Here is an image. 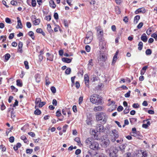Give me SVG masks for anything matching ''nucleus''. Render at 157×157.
<instances>
[{
    "label": "nucleus",
    "instance_id": "nucleus-1",
    "mask_svg": "<svg viewBox=\"0 0 157 157\" xmlns=\"http://www.w3.org/2000/svg\"><path fill=\"white\" fill-rule=\"evenodd\" d=\"M86 145L92 150H98L100 149L99 144L98 142L93 138H87L85 141Z\"/></svg>",
    "mask_w": 157,
    "mask_h": 157
},
{
    "label": "nucleus",
    "instance_id": "nucleus-2",
    "mask_svg": "<svg viewBox=\"0 0 157 157\" xmlns=\"http://www.w3.org/2000/svg\"><path fill=\"white\" fill-rule=\"evenodd\" d=\"M90 99L91 103L96 105H101L102 103L101 98L98 94H94L91 95Z\"/></svg>",
    "mask_w": 157,
    "mask_h": 157
},
{
    "label": "nucleus",
    "instance_id": "nucleus-3",
    "mask_svg": "<svg viewBox=\"0 0 157 157\" xmlns=\"http://www.w3.org/2000/svg\"><path fill=\"white\" fill-rule=\"evenodd\" d=\"M96 118L97 121H100L101 122L105 124L107 121L108 116L104 113H98L96 114Z\"/></svg>",
    "mask_w": 157,
    "mask_h": 157
},
{
    "label": "nucleus",
    "instance_id": "nucleus-4",
    "mask_svg": "<svg viewBox=\"0 0 157 157\" xmlns=\"http://www.w3.org/2000/svg\"><path fill=\"white\" fill-rule=\"evenodd\" d=\"M109 134L111 137V140L112 142H115L119 136L118 132L116 129H113L110 131Z\"/></svg>",
    "mask_w": 157,
    "mask_h": 157
},
{
    "label": "nucleus",
    "instance_id": "nucleus-5",
    "mask_svg": "<svg viewBox=\"0 0 157 157\" xmlns=\"http://www.w3.org/2000/svg\"><path fill=\"white\" fill-rule=\"evenodd\" d=\"M147 154L146 151L142 152V151H136L132 157H147Z\"/></svg>",
    "mask_w": 157,
    "mask_h": 157
},
{
    "label": "nucleus",
    "instance_id": "nucleus-6",
    "mask_svg": "<svg viewBox=\"0 0 157 157\" xmlns=\"http://www.w3.org/2000/svg\"><path fill=\"white\" fill-rule=\"evenodd\" d=\"M102 140V146L104 147H106L109 145L110 141L106 135L104 136Z\"/></svg>",
    "mask_w": 157,
    "mask_h": 157
},
{
    "label": "nucleus",
    "instance_id": "nucleus-7",
    "mask_svg": "<svg viewBox=\"0 0 157 157\" xmlns=\"http://www.w3.org/2000/svg\"><path fill=\"white\" fill-rule=\"evenodd\" d=\"M109 151L110 152L117 154L118 150L116 147H111L109 149H107L105 150V151L107 152Z\"/></svg>",
    "mask_w": 157,
    "mask_h": 157
},
{
    "label": "nucleus",
    "instance_id": "nucleus-8",
    "mask_svg": "<svg viewBox=\"0 0 157 157\" xmlns=\"http://www.w3.org/2000/svg\"><path fill=\"white\" fill-rule=\"evenodd\" d=\"M96 129L97 132H103L105 131L104 126L101 124H99L97 125L96 126Z\"/></svg>",
    "mask_w": 157,
    "mask_h": 157
},
{
    "label": "nucleus",
    "instance_id": "nucleus-9",
    "mask_svg": "<svg viewBox=\"0 0 157 157\" xmlns=\"http://www.w3.org/2000/svg\"><path fill=\"white\" fill-rule=\"evenodd\" d=\"M131 135L139 139H141L142 137V136L140 134V132L138 131L137 132H134L131 133Z\"/></svg>",
    "mask_w": 157,
    "mask_h": 157
},
{
    "label": "nucleus",
    "instance_id": "nucleus-10",
    "mask_svg": "<svg viewBox=\"0 0 157 157\" xmlns=\"http://www.w3.org/2000/svg\"><path fill=\"white\" fill-rule=\"evenodd\" d=\"M103 31H99L97 30V37L98 39L104 38L103 36Z\"/></svg>",
    "mask_w": 157,
    "mask_h": 157
},
{
    "label": "nucleus",
    "instance_id": "nucleus-11",
    "mask_svg": "<svg viewBox=\"0 0 157 157\" xmlns=\"http://www.w3.org/2000/svg\"><path fill=\"white\" fill-rule=\"evenodd\" d=\"M99 40V45L101 49L104 48V46L105 45V42H104V38L98 39Z\"/></svg>",
    "mask_w": 157,
    "mask_h": 157
},
{
    "label": "nucleus",
    "instance_id": "nucleus-12",
    "mask_svg": "<svg viewBox=\"0 0 157 157\" xmlns=\"http://www.w3.org/2000/svg\"><path fill=\"white\" fill-rule=\"evenodd\" d=\"M106 59V57L103 54H101L99 55V58L98 59V61H102L103 62H104L105 61Z\"/></svg>",
    "mask_w": 157,
    "mask_h": 157
},
{
    "label": "nucleus",
    "instance_id": "nucleus-13",
    "mask_svg": "<svg viewBox=\"0 0 157 157\" xmlns=\"http://www.w3.org/2000/svg\"><path fill=\"white\" fill-rule=\"evenodd\" d=\"M103 109V107L101 105L95 106L93 109L94 111L95 112L101 111Z\"/></svg>",
    "mask_w": 157,
    "mask_h": 157
},
{
    "label": "nucleus",
    "instance_id": "nucleus-14",
    "mask_svg": "<svg viewBox=\"0 0 157 157\" xmlns=\"http://www.w3.org/2000/svg\"><path fill=\"white\" fill-rule=\"evenodd\" d=\"M145 11V10L144 8H140L135 11V13L137 14L140 13H144Z\"/></svg>",
    "mask_w": 157,
    "mask_h": 157
},
{
    "label": "nucleus",
    "instance_id": "nucleus-15",
    "mask_svg": "<svg viewBox=\"0 0 157 157\" xmlns=\"http://www.w3.org/2000/svg\"><path fill=\"white\" fill-rule=\"evenodd\" d=\"M84 81L86 86H87L89 83V77L87 74H85L84 76Z\"/></svg>",
    "mask_w": 157,
    "mask_h": 157
},
{
    "label": "nucleus",
    "instance_id": "nucleus-16",
    "mask_svg": "<svg viewBox=\"0 0 157 157\" xmlns=\"http://www.w3.org/2000/svg\"><path fill=\"white\" fill-rule=\"evenodd\" d=\"M17 25L16 28H22L23 27V26L22 24L21 20H20L19 18L18 17H17Z\"/></svg>",
    "mask_w": 157,
    "mask_h": 157
},
{
    "label": "nucleus",
    "instance_id": "nucleus-17",
    "mask_svg": "<svg viewBox=\"0 0 157 157\" xmlns=\"http://www.w3.org/2000/svg\"><path fill=\"white\" fill-rule=\"evenodd\" d=\"M93 37H86L84 40V42L85 44L90 43L92 41Z\"/></svg>",
    "mask_w": 157,
    "mask_h": 157
},
{
    "label": "nucleus",
    "instance_id": "nucleus-18",
    "mask_svg": "<svg viewBox=\"0 0 157 157\" xmlns=\"http://www.w3.org/2000/svg\"><path fill=\"white\" fill-rule=\"evenodd\" d=\"M126 146V144H122L121 146L119 147L122 153L124 152V150Z\"/></svg>",
    "mask_w": 157,
    "mask_h": 157
},
{
    "label": "nucleus",
    "instance_id": "nucleus-19",
    "mask_svg": "<svg viewBox=\"0 0 157 157\" xmlns=\"http://www.w3.org/2000/svg\"><path fill=\"white\" fill-rule=\"evenodd\" d=\"M141 40L144 42H146L147 40V36L145 33H144L141 36Z\"/></svg>",
    "mask_w": 157,
    "mask_h": 157
},
{
    "label": "nucleus",
    "instance_id": "nucleus-20",
    "mask_svg": "<svg viewBox=\"0 0 157 157\" xmlns=\"http://www.w3.org/2000/svg\"><path fill=\"white\" fill-rule=\"evenodd\" d=\"M88 153L90 155L91 157H94L97 154V153L96 152H93L90 151H88Z\"/></svg>",
    "mask_w": 157,
    "mask_h": 157
},
{
    "label": "nucleus",
    "instance_id": "nucleus-21",
    "mask_svg": "<svg viewBox=\"0 0 157 157\" xmlns=\"http://www.w3.org/2000/svg\"><path fill=\"white\" fill-rule=\"evenodd\" d=\"M23 46V43L21 42H19L18 43V50L19 51V52L22 53V48Z\"/></svg>",
    "mask_w": 157,
    "mask_h": 157
},
{
    "label": "nucleus",
    "instance_id": "nucleus-22",
    "mask_svg": "<svg viewBox=\"0 0 157 157\" xmlns=\"http://www.w3.org/2000/svg\"><path fill=\"white\" fill-rule=\"evenodd\" d=\"M140 17L139 15H136L134 18V23L135 24H137L139 20L140 19Z\"/></svg>",
    "mask_w": 157,
    "mask_h": 157
},
{
    "label": "nucleus",
    "instance_id": "nucleus-23",
    "mask_svg": "<svg viewBox=\"0 0 157 157\" xmlns=\"http://www.w3.org/2000/svg\"><path fill=\"white\" fill-rule=\"evenodd\" d=\"M50 6L53 8H55L56 7V5L54 1L53 0H51L49 2Z\"/></svg>",
    "mask_w": 157,
    "mask_h": 157
},
{
    "label": "nucleus",
    "instance_id": "nucleus-24",
    "mask_svg": "<svg viewBox=\"0 0 157 157\" xmlns=\"http://www.w3.org/2000/svg\"><path fill=\"white\" fill-rule=\"evenodd\" d=\"M147 68V66H145L143 67L141 70L140 74L141 75H143L145 72V71Z\"/></svg>",
    "mask_w": 157,
    "mask_h": 157
},
{
    "label": "nucleus",
    "instance_id": "nucleus-25",
    "mask_svg": "<svg viewBox=\"0 0 157 157\" xmlns=\"http://www.w3.org/2000/svg\"><path fill=\"white\" fill-rule=\"evenodd\" d=\"M35 20L33 21L34 23V24L35 25H38L40 22V20L39 19H36V18H35Z\"/></svg>",
    "mask_w": 157,
    "mask_h": 157
},
{
    "label": "nucleus",
    "instance_id": "nucleus-26",
    "mask_svg": "<svg viewBox=\"0 0 157 157\" xmlns=\"http://www.w3.org/2000/svg\"><path fill=\"white\" fill-rule=\"evenodd\" d=\"M16 82H17V86H18L20 87L22 86V83L20 80H19V79L17 80L16 81Z\"/></svg>",
    "mask_w": 157,
    "mask_h": 157
},
{
    "label": "nucleus",
    "instance_id": "nucleus-27",
    "mask_svg": "<svg viewBox=\"0 0 157 157\" xmlns=\"http://www.w3.org/2000/svg\"><path fill=\"white\" fill-rule=\"evenodd\" d=\"M138 49L139 50H142L143 46V43L142 42H140L138 45Z\"/></svg>",
    "mask_w": 157,
    "mask_h": 157
},
{
    "label": "nucleus",
    "instance_id": "nucleus-28",
    "mask_svg": "<svg viewBox=\"0 0 157 157\" xmlns=\"http://www.w3.org/2000/svg\"><path fill=\"white\" fill-rule=\"evenodd\" d=\"M41 101V99L40 98H36V99L35 102V104H36V105L35 106V109L36 108V105L37 104H38L39 103H40V102Z\"/></svg>",
    "mask_w": 157,
    "mask_h": 157
},
{
    "label": "nucleus",
    "instance_id": "nucleus-29",
    "mask_svg": "<svg viewBox=\"0 0 157 157\" xmlns=\"http://www.w3.org/2000/svg\"><path fill=\"white\" fill-rule=\"evenodd\" d=\"M115 102L113 101H111L110 102H109V103L108 104V106H114L115 108V107L116 105H115Z\"/></svg>",
    "mask_w": 157,
    "mask_h": 157
},
{
    "label": "nucleus",
    "instance_id": "nucleus-30",
    "mask_svg": "<svg viewBox=\"0 0 157 157\" xmlns=\"http://www.w3.org/2000/svg\"><path fill=\"white\" fill-rule=\"evenodd\" d=\"M47 26L48 30L50 33L53 32V30L51 29V27L50 24H48Z\"/></svg>",
    "mask_w": 157,
    "mask_h": 157
},
{
    "label": "nucleus",
    "instance_id": "nucleus-31",
    "mask_svg": "<svg viewBox=\"0 0 157 157\" xmlns=\"http://www.w3.org/2000/svg\"><path fill=\"white\" fill-rule=\"evenodd\" d=\"M45 84L46 86L48 85L50 83L49 80V78L48 76H46L45 78Z\"/></svg>",
    "mask_w": 157,
    "mask_h": 157
},
{
    "label": "nucleus",
    "instance_id": "nucleus-32",
    "mask_svg": "<svg viewBox=\"0 0 157 157\" xmlns=\"http://www.w3.org/2000/svg\"><path fill=\"white\" fill-rule=\"evenodd\" d=\"M76 78V76H74L71 78V81L72 83L71 84V86H73L75 85V79Z\"/></svg>",
    "mask_w": 157,
    "mask_h": 157
},
{
    "label": "nucleus",
    "instance_id": "nucleus-33",
    "mask_svg": "<svg viewBox=\"0 0 157 157\" xmlns=\"http://www.w3.org/2000/svg\"><path fill=\"white\" fill-rule=\"evenodd\" d=\"M41 113V111L39 109H36L34 112V114L36 115H39Z\"/></svg>",
    "mask_w": 157,
    "mask_h": 157
},
{
    "label": "nucleus",
    "instance_id": "nucleus-34",
    "mask_svg": "<svg viewBox=\"0 0 157 157\" xmlns=\"http://www.w3.org/2000/svg\"><path fill=\"white\" fill-rule=\"evenodd\" d=\"M0 149H2V151H5L6 150V148L4 145L2 144L0 145Z\"/></svg>",
    "mask_w": 157,
    "mask_h": 157
},
{
    "label": "nucleus",
    "instance_id": "nucleus-35",
    "mask_svg": "<svg viewBox=\"0 0 157 157\" xmlns=\"http://www.w3.org/2000/svg\"><path fill=\"white\" fill-rule=\"evenodd\" d=\"M109 155L110 157H117V154L109 152Z\"/></svg>",
    "mask_w": 157,
    "mask_h": 157
},
{
    "label": "nucleus",
    "instance_id": "nucleus-36",
    "mask_svg": "<svg viewBox=\"0 0 157 157\" xmlns=\"http://www.w3.org/2000/svg\"><path fill=\"white\" fill-rule=\"evenodd\" d=\"M29 35L31 37L32 39L33 40L34 39V33L32 31H30L28 33Z\"/></svg>",
    "mask_w": 157,
    "mask_h": 157
},
{
    "label": "nucleus",
    "instance_id": "nucleus-37",
    "mask_svg": "<svg viewBox=\"0 0 157 157\" xmlns=\"http://www.w3.org/2000/svg\"><path fill=\"white\" fill-rule=\"evenodd\" d=\"M145 52L146 55H150L152 53V52L150 49H148Z\"/></svg>",
    "mask_w": 157,
    "mask_h": 157
},
{
    "label": "nucleus",
    "instance_id": "nucleus-38",
    "mask_svg": "<svg viewBox=\"0 0 157 157\" xmlns=\"http://www.w3.org/2000/svg\"><path fill=\"white\" fill-rule=\"evenodd\" d=\"M115 11L117 14H120L121 13L120 9L118 7H116L115 8Z\"/></svg>",
    "mask_w": 157,
    "mask_h": 157
},
{
    "label": "nucleus",
    "instance_id": "nucleus-39",
    "mask_svg": "<svg viewBox=\"0 0 157 157\" xmlns=\"http://www.w3.org/2000/svg\"><path fill=\"white\" fill-rule=\"evenodd\" d=\"M5 59L6 60H8L10 57V55L9 53H7L5 55Z\"/></svg>",
    "mask_w": 157,
    "mask_h": 157
},
{
    "label": "nucleus",
    "instance_id": "nucleus-40",
    "mask_svg": "<svg viewBox=\"0 0 157 157\" xmlns=\"http://www.w3.org/2000/svg\"><path fill=\"white\" fill-rule=\"evenodd\" d=\"M92 121V118H88L87 120L86 121V123L90 125L91 124V122Z\"/></svg>",
    "mask_w": 157,
    "mask_h": 157
},
{
    "label": "nucleus",
    "instance_id": "nucleus-41",
    "mask_svg": "<svg viewBox=\"0 0 157 157\" xmlns=\"http://www.w3.org/2000/svg\"><path fill=\"white\" fill-rule=\"evenodd\" d=\"M92 34L93 33L89 31L87 33V34L86 37H93Z\"/></svg>",
    "mask_w": 157,
    "mask_h": 157
},
{
    "label": "nucleus",
    "instance_id": "nucleus-42",
    "mask_svg": "<svg viewBox=\"0 0 157 157\" xmlns=\"http://www.w3.org/2000/svg\"><path fill=\"white\" fill-rule=\"evenodd\" d=\"M35 77L36 78V81L39 83L40 81V78L39 77V75H37L35 76Z\"/></svg>",
    "mask_w": 157,
    "mask_h": 157
},
{
    "label": "nucleus",
    "instance_id": "nucleus-43",
    "mask_svg": "<svg viewBox=\"0 0 157 157\" xmlns=\"http://www.w3.org/2000/svg\"><path fill=\"white\" fill-rule=\"evenodd\" d=\"M89 67L91 68L93 66L92 59H91L90 60L88 65Z\"/></svg>",
    "mask_w": 157,
    "mask_h": 157
},
{
    "label": "nucleus",
    "instance_id": "nucleus-44",
    "mask_svg": "<svg viewBox=\"0 0 157 157\" xmlns=\"http://www.w3.org/2000/svg\"><path fill=\"white\" fill-rule=\"evenodd\" d=\"M51 90L53 93H55L56 92V90L55 87L52 86L51 87Z\"/></svg>",
    "mask_w": 157,
    "mask_h": 157
},
{
    "label": "nucleus",
    "instance_id": "nucleus-45",
    "mask_svg": "<svg viewBox=\"0 0 157 157\" xmlns=\"http://www.w3.org/2000/svg\"><path fill=\"white\" fill-rule=\"evenodd\" d=\"M62 60L64 62L69 63V59L68 58H62Z\"/></svg>",
    "mask_w": 157,
    "mask_h": 157
},
{
    "label": "nucleus",
    "instance_id": "nucleus-46",
    "mask_svg": "<svg viewBox=\"0 0 157 157\" xmlns=\"http://www.w3.org/2000/svg\"><path fill=\"white\" fill-rule=\"evenodd\" d=\"M66 110H67V109H63V110H62V113L64 115H66V112L68 114H69V111H68L67 110L66 111Z\"/></svg>",
    "mask_w": 157,
    "mask_h": 157
},
{
    "label": "nucleus",
    "instance_id": "nucleus-47",
    "mask_svg": "<svg viewBox=\"0 0 157 157\" xmlns=\"http://www.w3.org/2000/svg\"><path fill=\"white\" fill-rule=\"evenodd\" d=\"M24 64L25 66V67L27 69H28L29 68V67L28 65V63L27 61H25L24 62Z\"/></svg>",
    "mask_w": 157,
    "mask_h": 157
},
{
    "label": "nucleus",
    "instance_id": "nucleus-48",
    "mask_svg": "<svg viewBox=\"0 0 157 157\" xmlns=\"http://www.w3.org/2000/svg\"><path fill=\"white\" fill-rule=\"evenodd\" d=\"M83 97L82 96L80 97L79 98L78 100V104L79 105H81L83 101Z\"/></svg>",
    "mask_w": 157,
    "mask_h": 157
},
{
    "label": "nucleus",
    "instance_id": "nucleus-49",
    "mask_svg": "<svg viewBox=\"0 0 157 157\" xmlns=\"http://www.w3.org/2000/svg\"><path fill=\"white\" fill-rule=\"evenodd\" d=\"M32 5L33 7H35L36 5V2L35 0H32Z\"/></svg>",
    "mask_w": 157,
    "mask_h": 157
},
{
    "label": "nucleus",
    "instance_id": "nucleus-50",
    "mask_svg": "<svg viewBox=\"0 0 157 157\" xmlns=\"http://www.w3.org/2000/svg\"><path fill=\"white\" fill-rule=\"evenodd\" d=\"M33 151L32 149H27L26 150V152L27 154H31Z\"/></svg>",
    "mask_w": 157,
    "mask_h": 157
},
{
    "label": "nucleus",
    "instance_id": "nucleus-51",
    "mask_svg": "<svg viewBox=\"0 0 157 157\" xmlns=\"http://www.w3.org/2000/svg\"><path fill=\"white\" fill-rule=\"evenodd\" d=\"M117 56H114L113 59V60L112 63V64L113 65L115 63V62H116V61L117 60Z\"/></svg>",
    "mask_w": 157,
    "mask_h": 157
},
{
    "label": "nucleus",
    "instance_id": "nucleus-52",
    "mask_svg": "<svg viewBox=\"0 0 157 157\" xmlns=\"http://www.w3.org/2000/svg\"><path fill=\"white\" fill-rule=\"evenodd\" d=\"M143 25V22H141L137 26V28L139 29H140L141 28Z\"/></svg>",
    "mask_w": 157,
    "mask_h": 157
},
{
    "label": "nucleus",
    "instance_id": "nucleus-53",
    "mask_svg": "<svg viewBox=\"0 0 157 157\" xmlns=\"http://www.w3.org/2000/svg\"><path fill=\"white\" fill-rule=\"evenodd\" d=\"M45 104V102H40L39 103V106L40 107H42Z\"/></svg>",
    "mask_w": 157,
    "mask_h": 157
},
{
    "label": "nucleus",
    "instance_id": "nucleus-54",
    "mask_svg": "<svg viewBox=\"0 0 157 157\" xmlns=\"http://www.w3.org/2000/svg\"><path fill=\"white\" fill-rule=\"evenodd\" d=\"M56 116L57 117H59L61 116V113L60 111L58 110L57 111L56 113Z\"/></svg>",
    "mask_w": 157,
    "mask_h": 157
},
{
    "label": "nucleus",
    "instance_id": "nucleus-55",
    "mask_svg": "<svg viewBox=\"0 0 157 157\" xmlns=\"http://www.w3.org/2000/svg\"><path fill=\"white\" fill-rule=\"evenodd\" d=\"M85 49L86 50V51L87 52H89L90 51V46L89 45H86L85 47Z\"/></svg>",
    "mask_w": 157,
    "mask_h": 157
},
{
    "label": "nucleus",
    "instance_id": "nucleus-56",
    "mask_svg": "<svg viewBox=\"0 0 157 157\" xmlns=\"http://www.w3.org/2000/svg\"><path fill=\"white\" fill-rule=\"evenodd\" d=\"M11 4L13 5L16 6L17 4V2L16 1L12 0L10 2Z\"/></svg>",
    "mask_w": 157,
    "mask_h": 157
},
{
    "label": "nucleus",
    "instance_id": "nucleus-57",
    "mask_svg": "<svg viewBox=\"0 0 157 157\" xmlns=\"http://www.w3.org/2000/svg\"><path fill=\"white\" fill-rule=\"evenodd\" d=\"M6 22L8 24L11 23V20L9 18L6 17L5 19Z\"/></svg>",
    "mask_w": 157,
    "mask_h": 157
},
{
    "label": "nucleus",
    "instance_id": "nucleus-58",
    "mask_svg": "<svg viewBox=\"0 0 157 157\" xmlns=\"http://www.w3.org/2000/svg\"><path fill=\"white\" fill-rule=\"evenodd\" d=\"M123 109V107L121 106H118V108L117 109V110L119 112H121L122 111Z\"/></svg>",
    "mask_w": 157,
    "mask_h": 157
},
{
    "label": "nucleus",
    "instance_id": "nucleus-59",
    "mask_svg": "<svg viewBox=\"0 0 157 157\" xmlns=\"http://www.w3.org/2000/svg\"><path fill=\"white\" fill-rule=\"evenodd\" d=\"M130 91H129L126 94H125L124 96L126 98H128L130 96Z\"/></svg>",
    "mask_w": 157,
    "mask_h": 157
},
{
    "label": "nucleus",
    "instance_id": "nucleus-60",
    "mask_svg": "<svg viewBox=\"0 0 157 157\" xmlns=\"http://www.w3.org/2000/svg\"><path fill=\"white\" fill-rule=\"evenodd\" d=\"M75 87L77 89H78V88H79L80 86V85L79 82L78 81H77L76 82L75 84Z\"/></svg>",
    "mask_w": 157,
    "mask_h": 157
},
{
    "label": "nucleus",
    "instance_id": "nucleus-61",
    "mask_svg": "<svg viewBox=\"0 0 157 157\" xmlns=\"http://www.w3.org/2000/svg\"><path fill=\"white\" fill-rule=\"evenodd\" d=\"M63 50H60L59 51V53L60 56H62L63 55Z\"/></svg>",
    "mask_w": 157,
    "mask_h": 157
},
{
    "label": "nucleus",
    "instance_id": "nucleus-62",
    "mask_svg": "<svg viewBox=\"0 0 157 157\" xmlns=\"http://www.w3.org/2000/svg\"><path fill=\"white\" fill-rule=\"evenodd\" d=\"M151 37L154 38L156 40H157V34L153 33L151 35Z\"/></svg>",
    "mask_w": 157,
    "mask_h": 157
},
{
    "label": "nucleus",
    "instance_id": "nucleus-63",
    "mask_svg": "<svg viewBox=\"0 0 157 157\" xmlns=\"http://www.w3.org/2000/svg\"><path fill=\"white\" fill-rule=\"evenodd\" d=\"M132 107L134 108H137L139 107V105L137 103H134L132 105Z\"/></svg>",
    "mask_w": 157,
    "mask_h": 157
},
{
    "label": "nucleus",
    "instance_id": "nucleus-64",
    "mask_svg": "<svg viewBox=\"0 0 157 157\" xmlns=\"http://www.w3.org/2000/svg\"><path fill=\"white\" fill-rule=\"evenodd\" d=\"M98 157H107L105 154L103 153H100L99 154Z\"/></svg>",
    "mask_w": 157,
    "mask_h": 157
}]
</instances>
